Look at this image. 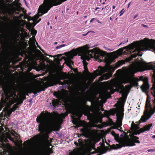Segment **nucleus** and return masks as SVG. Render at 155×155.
I'll return each instance as SVG.
<instances>
[{"label": "nucleus", "instance_id": "f257e3e1", "mask_svg": "<svg viewBox=\"0 0 155 155\" xmlns=\"http://www.w3.org/2000/svg\"><path fill=\"white\" fill-rule=\"evenodd\" d=\"M45 115L44 112H42L36 119V121L39 124L38 131L41 132L52 129L55 125V120L53 118L54 115L53 114L50 113H47V115L50 117L49 119L45 118Z\"/></svg>", "mask_w": 155, "mask_h": 155}, {"label": "nucleus", "instance_id": "f03ea898", "mask_svg": "<svg viewBox=\"0 0 155 155\" xmlns=\"http://www.w3.org/2000/svg\"><path fill=\"white\" fill-rule=\"evenodd\" d=\"M134 70L135 72L138 71H143L145 70L152 69L153 72V79L154 80V84L155 87V63L154 65H148L146 64L144 62L137 61L134 67ZM153 96L155 97L153 101V104L154 107L155 108V90L154 94L152 92Z\"/></svg>", "mask_w": 155, "mask_h": 155}, {"label": "nucleus", "instance_id": "7ed1b4c3", "mask_svg": "<svg viewBox=\"0 0 155 155\" xmlns=\"http://www.w3.org/2000/svg\"><path fill=\"white\" fill-rule=\"evenodd\" d=\"M66 0H44V5L39 7L41 13L42 15L47 13L53 6L61 4L63 2Z\"/></svg>", "mask_w": 155, "mask_h": 155}, {"label": "nucleus", "instance_id": "20e7f679", "mask_svg": "<svg viewBox=\"0 0 155 155\" xmlns=\"http://www.w3.org/2000/svg\"><path fill=\"white\" fill-rule=\"evenodd\" d=\"M135 143H139L140 142L137 140L128 138L123 141L122 146L119 144H116V145L113 144L112 145L111 148L113 149H117L121 148L122 146H133L135 145Z\"/></svg>", "mask_w": 155, "mask_h": 155}, {"label": "nucleus", "instance_id": "39448f33", "mask_svg": "<svg viewBox=\"0 0 155 155\" xmlns=\"http://www.w3.org/2000/svg\"><path fill=\"white\" fill-rule=\"evenodd\" d=\"M154 113V112H153L151 114V112L149 111L148 110H146L143 115L141 116L140 120L138 122V124L146 122L148 119L151 117Z\"/></svg>", "mask_w": 155, "mask_h": 155}, {"label": "nucleus", "instance_id": "423d86ee", "mask_svg": "<svg viewBox=\"0 0 155 155\" xmlns=\"http://www.w3.org/2000/svg\"><path fill=\"white\" fill-rule=\"evenodd\" d=\"M8 139H9L13 141V139L10 137L9 135L7 134H2L0 135V139L3 142L7 143L9 142Z\"/></svg>", "mask_w": 155, "mask_h": 155}, {"label": "nucleus", "instance_id": "0eeeda50", "mask_svg": "<svg viewBox=\"0 0 155 155\" xmlns=\"http://www.w3.org/2000/svg\"><path fill=\"white\" fill-rule=\"evenodd\" d=\"M121 110L122 112H120V113L119 117V120H118L117 122V124L119 127H120L122 125V119L124 115V113L123 112L124 111V109H122Z\"/></svg>", "mask_w": 155, "mask_h": 155}, {"label": "nucleus", "instance_id": "6e6552de", "mask_svg": "<svg viewBox=\"0 0 155 155\" xmlns=\"http://www.w3.org/2000/svg\"><path fill=\"white\" fill-rule=\"evenodd\" d=\"M152 125V124H149L147 125L144 126L143 128H140V131L141 133H143L145 131H148L150 129V127Z\"/></svg>", "mask_w": 155, "mask_h": 155}, {"label": "nucleus", "instance_id": "1a4fd4ad", "mask_svg": "<svg viewBox=\"0 0 155 155\" xmlns=\"http://www.w3.org/2000/svg\"><path fill=\"white\" fill-rule=\"evenodd\" d=\"M110 76V75L108 73L105 74L100 77V80L101 81L107 80L109 78Z\"/></svg>", "mask_w": 155, "mask_h": 155}, {"label": "nucleus", "instance_id": "9d476101", "mask_svg": "<svg viewBox=\"0 0 155 155\" xmlns=\"http://www.w3.org/2000/svg\"><path fill=\"white\" fill-rule=\"evenodd\" d=\"M65 62L68 66H70L73 65V61L69 58L65 60Z\"/></svg>", "mask_w": 155, "mask_h": 155}, {"label": "nucleus", "instance_id": "9b49d317", "mask_svg": "<svg viewBox=\"0 0 155 155\" xmlns=\"http://www.w3.org/2000/svg\"><path fill=\"white\" fill-rule=\"evenodd\" d=\"M115 92V90L111 87H110L108 89L107 92L110 94H112Z\"/></svg>", "mask_w": 155, "mask_h": 155}, {"label": "nucleus", "instance_id": "f8f14e48", "mask_svg": "<svg viewBox=\"0 0 155 155\" xmlns=\"http://www.w3.org/2000/svg\"><path fill=\"white\" fill-rule=\"evenodd\" d=\"M139 81V80L137 78H133L132 81L133 85L134 86H136L137 84V82Z\"/></svg>", "mask_w": 155, "mask_h": 155}, {"label": "nucleus", "instance_id": "ddd939ff", "mask_svg": "<svg viewBox=\"0 0 155 155\" xmlns=\"http://www.w3.org/2000/svg\"><path fill=\"white\" fill-rule=\"evenodd\" d=\"M82 51V47L77 48L76 49V51L74 52V54H75L77 55L78 54L80 53H81Z\"/></svg>", "mask_w": 155, "mask_h": 155}, {"label": "nucleus", "instance_id": "4468645a", "mask_svg": "<svg viewBox=\"0 0 155 155\" xmlns=\"http://www.w3.org/2000/svg\"><path fill=\"white\" fill-rule=\"evenodd\" d=\"M149 84H146L143 87V91H147L149 88Z\"/></svg>", "mask_w": 155, "mask_h": 155}, {"label": "nucleus", "instance_id": "2eb2a0df", "mask_svg": "<svg viewBox=\"0 0 155 155\" xmlns=\"http://www.w3.org/2000/svg\"><path fill=\"white\" fill-rule=\"evenodd\" d=\"M104 8H106V12H109L111 9L110 7L108 5L105 6Z\"/></svg>", "mask_w": 155, "mask_h": 155}, {"label": "nucleus", "instance_id": "dca6fc26", "mask_svg": "<svg viewBox=\"0 0 155 155\" xmlns=\"http://www.w3.org/2000/svg\"><path fill=\"white\" fill-rule=\"evenodd\" d=\"M18 108V106L17 104H15L12 108V111H14L16 110V109Z\"/></svg>", "mask_w": 155, "mask_h": 155}, {"label": "nucleus", "instance_id": "f3484780", "mask_svg": "<svg viewBox=\"0 0 155 155\" xmlns=\"http://www.w3.org/2000/svg\"><path fill=\"white\" fill-rule=\"evenodd\" d=\"M95 124L93 123H92L88 124L87 125L88 128L92 129L94 127Z\"/></svg>", "mask_w": 155, "mask_h": 155}, {"label": "nucleus", "instance_id": "a211bd4d", "mask_svg": "<svg viewBox=\"0 0 155 155\" xmlns=\"http://www.w3.org/2000/svg\"><path fill=\"white\" fill-rule=\"evenodd\" d=\"M56 103L54 102L53 103H50V105L53 107L54 109L55 108V106H56L57 104Z\"/></svg>", "mask_w": 155, "mask_h": 155}, {"label": "nucleus", "instance_id": "6ab92c4d", "mask_svg": "<svg viewBox=\"0 0 155 155\" xmlns=\"http://www.w3.org/2000/svg\"><path fill=\"white\" fill-rule=\"evenodd\" d=\"M111 134L114 137L115 139L116 140V139L117 138V134L114 132H112Z\"/></svg>", "mask_w": 155, "mask_h": 155}, {"label": "nucleus", "instance_id": "aec40b11", "mask_svg": "<svg viewBox=\"0 0 155 155\" xmlns=\"http://www.w3.org/2000/svg\"><path fill=\"white\" fill-rule=\"evenodd\" d=\"M41 19H39L38 21H37V20H35L34 22V26L35 25L38 23V22H40V21H41Z\"/></svg>", "mask_w": 155, "mask_h": 155}, {"label": "nucleus", "instance_id": "412c9836", "mask_svg": "<svg viewBox=\"0 0 155 155\" xmlns=\"http://www.w3.org/2000/svg\"><path fill=\"white\" fill-rule=\"evenodd\" d=\"M41 19H39L38 21H37V20H35L34 22V26L35 25L38 23V22H40V21H41Z\"/></svg>", "mask_w": 155, "mask_h": 155}, {"label": "nucleus", "instance_id": "4be33fe9", "mask_svg": "<svg viewBox=\"0 0 155 155\" xmlns=\"http://www.w3.org/2000/svg\"><path fill=\"white\" fill-rule=\"evenodd\" d=\"M44 89H41V88H37V93H39L41 91H44Z\"/></svg>", "mask_w": 155, "mask_h": 155}, {"label": "nucleus", "instance_id": "5701e85b", "mask_svg": "<svg viewBox=\"0 0 155 155\" xmlns=\"http://www.w3.org/2000/svg\"><path fill=\"white\" fill-rule=\"evenodd\" d=\"M82 91V88L81 87H78L77 88V91L78 93H80L78 91Z\"/></svg>", "mask_w": 155, "mask_h": 155}, {"label": "nucleus", "instance_id": "b1692460", "mask_svg": "<svg viewBox=\"0 0 155 155\" xmlns=\"http://www.w3.org/2000/svg\"><path fill=\"white\" fill-rule=\"evenodd\" d=\"M118 64L119 66H120L124 63V62L123 61H118Z\"/></svg>", "mask_w": 155, "mask_h": 155}, {"label": "nucleus", "instance_id": "393cba45", "mask_svg": "<svg viewBox=\"0 0 155 155\" xmlns=\"http://www.w3.org/2000/svg\"><path fill=\"white\" fill-rule=\"evenodd\" d=\"M124 9H122L120 12V16L122 15L124 13Z\"/></svg>", "mask_w": 155, "mask_h": 155}, {"label": "nucleus", "instance_id": "a878e982", "mask_svg": "<svg viewBox=\"0 0 155 155\" xmlns=\"http://www.w3.org/2000/svg\"><path fill=\"white\" fill-rule=\"evenodd\" d=\"M121 90H123L124 89V87L122 85L120 84V86H119Z\"/></svg>", "mask_w": 155, "mask_h": 155}, {"label": "nucleus", "instance_id": "bb28decb", "mask_svg": "<svg viewBox=\"0 0 155 155\" xmlns=\"http://www.w3.org/2000/svg\"><path fill=\"white\" fill-rule=\"evenodd\" d=\"M155 151V149H149V150H148V152H154Z\"/></svg>", "mask_w": 155, "mask_h": 155}, {"label": "nucleus", "instance_id": "cd10ccee", "mask_svg": "<svg viewBox=\"0 0 155 155\" xmlns=\"http://www.w3.org/2000/svg\"><path fill=\"white\" fill-rule=\"evenodd\" d=\"M17 136H15V135H14V136L15 137H16L17 139H19L20 138L19 137H19V135L18 134H16Z\"/></svg>", "mask_w": 155, "mask_h": 155}, {"label": "nucleus", "instance_id": "c85d7f7f", "mask_svg": "<svg viewBox=\"0 0 155 155\" xmlns=\"http://www.w3.org/2000/svg\"><path fill=\"white\" fill-rule=\"evenodd\" d=\"M141 25L142 26L145 27V28H147L148 27V26L146 25H145L143 24H142Z\"/></svg>", "mask_w": 155, "mask_h": 155}, {"label": "nucleus", "instance_id": "c756f323", "mask_svg": "<svg viewBox=\"0 0 155 155\" xmlns=\"http://www.w3.org/2000/svg\"><path fill=\"white\" fill-rule=\"evenodd\" d=\"M92 32V31H88L87 33H86V34H83V35L84 36H85V35H87L89 32Z\"/></svg>", "mask_w": 155, "mask_h": 155}, {"label": "nucleus", "instance_id": "7c9ffc66", "mask_svg": "<svg viewBox=\"0 0 155 155\" xmlns=\"http://www.w3.org/2000/svg\"><path fill=\"white\" fill-rule=\"evenodd\" d=\"M61 47L60 45H58L56 47V49H58L59 48H61Z\"/></svg>", "mask_w": 155, "mask_h": 155}, {"label": "nucleus", "instance_id": "2f4dec72", "mask_svg": "<svg viewBox=\"0 0 155 155\" xmlns=\"http://www.w3.org/2000/svg\"><path fill=\"white\" fill-rule=\"evenodd\" d=\"M128 42V40H127H127L126 41H124V42H121V43H120V44L119 45H118V46H119V45H120L121 44H124V43H126V42Z\"/></svg>", "mask_w": 155, "mask_h": 155}, {"label": "nucleus", "instance_id": "473e14b6", "mask_svg": "<svg viewBox=\"0 0 155 155\" xmlns=\"http://www.w3.org/2000/svg\"><path fill=\"white\" fill-rule=\"evenodd\" d=\"M134 140H137L138 139H139V137H136V136H134Z\"/></svg>", "mask_w": 155, "mask_h": 155}, {"label": "nucleus", "instance_id": "72a5a7b5", "mask_svg": "<svg viewBox=\"0 0 155 155\" xmlns=\"http://www.w3.org/2000/svg\"><path fill=\"white\" fill-rule=\"evenodd\" d=\"M114 50V49L109 48L108 51H111Z\"/></svg>", "mask_w": 155, "mask_h": 155}, {"label": "nucleus", "instance_id": "f704fd0d", "mask_svg": "<svg viewBox=\"0 0 155 155\" xmlns=\"http://www.w3.org/2000/svg\"><path fill=\"white\" fill-rule=\"evenodd\" d=\"M138 15V14H136V15H135V16H134V19L136 18H137V17Z\"/></svg>", "mask_w": 155, "mask_h": 155}, {"label": "nucleus", "instance_id": "c9c22d12", "mask_svg": "<svg viewBox=\"0 0 155 155\" xmlns=\"http://www.w3.org/2000/svg\"><path fill=\"white\" fill-rule=\"evenodd\" d=\"M104 48L105 49V50H107V51H108V48L105 47V46H104Z\"/></svg>", "mask_w": 155, "mask_h": 155}, {"label": "nucleus", "instance_id": "e433bc0d", "mask_svg": "<svg viewBox=\"0 0 155 155\" xmlns=\"http://www.w3.org/2000/svg\"><path fill=\"white\" fill-rule=\"evenodd\" d=\"M95 19H96L95 18H93L91 19L90 21V22H91Z\"/></svg>", "mask_w": 155, "mask_h": 155}, {"label": "nucleus", "instance_id": "4c0bfd02", "mask_svg": "<svg viewBox=\"0 0 155 155\" xmlns=\"http://www.w3.org/2000/svg\"><path fill=\"white\" fill-rule=\"evenodd\" d=\"M151 138L153 139H155V135H153L151 137Z\"/></svg>", "mask_w": 155, "mask_h": 155}, {"label": "nucleus", "instance_id": "58836bf2", "mask_svg": "<svg viewBox=\"0 0 155 155\" xmlns=\"http://www.w3.org/2000/svg\"><path fill=\"white\" fill-rule=\"evenodd\" d=\"M97 21L99 23H100V24H101L102 23V22H100V21H99L98 20H97Z\"/></svg>", "mask_w": 155, "mask_h": 155}, {"label": "nucleus", "instance_id": "ea45409f", "mask_svg": "<svg viewBox=\"0 0 155 155\" xmlns=\"http://www.w3.org/2000/svg\"><path fill=\"white\" fill-rule=\"evenodd\" d=\"M37 92H35L33 93H34V94L36 96V95H38L37 94Z\"/></svg>", "mask_w": 155, "mask_h": 155}, {"label": "nucleus", "instance_id": "a19ab883", "mask_svg": "<svg viewBox=\"0 0 155 155\" xmlns=\"http://www.w3.org/2000/svg\"><path fill=\"white\" fill-rule=\"evenodd\" d=\"M131 3V2H129V3H128V6H127V8H128L129 7V6H130V3Z\"/></svg>", "mask_w": 155, "mask_h": 155}, {"label": "nucleus", "instance_id": "79ce46f5", "mask_svg": "<svg viewBox=\"0 0 155 155\" xmlns=\"http://www.w3.org/2000/svg\"><path fill=\"white\" fill-rule=\"evenodd\" d=\"M32 98L30 99H29L28 101L29 102H31L32 101Z\"/></svg>", "mask_w": 155, "mask_h": 155}, {"label": "nucleus", "instance_id": "37998d69", "mask_svg": "<svg viewBox=\"0 0 155 155\" xmlns=\"http://www.w3.org/2000/svg\"><path fill=\"white\" fill-rule=\"evenodd\" d=\"M97 6H101V4L100 3H98L97 4Z\"/></svg>", "mask_w": 155, "mask_h": 155}, {"label": "nucleus", "instance_id": "c03bdc74", "mask_svg": "<svg viewBox=\"0 0 155 155\" xmlns=\"http://www.w3.org/2000/svg\"><path fill=\"white\" fill-rule=\"evenodd\" d=\"M112 8L113 9H114L115 8V6L114 5H113L112 6Z\"/></svg>", "mask_w": 155, "mask_h": 155}, {"label": "nucleus", "instance_id": "a18cd8bd", "mask_svg": "<svg viewBox=\"0 0 155 155\" xmlns=\"http://www.w3.org/2000/svg\"><path fill=\"white\" fill-rule=\"evenodd\" d=\"M100 8H99V7H97L95 9V10H97V9H99Z\"/></svg>", "mask_w": 155, "mask_h": 155}, {"label": "nucleus", "instance_id": "49530a36", "mask_svg": "<svg viewBox=\"0 0 155 155\" xmlns=\"http://www.w3.org/2000/svg\"><path fill=\"white\" fill-rule=\"evenodd\" d=\"M120 136L121 137H123L124 136V135L123 134H122L120 135Z\"/></svg>", "mask_w": 155, "mask_h": 155}, {"label": "nucleus", "instance_id": "de8ad7c7", "mask_svg": "<svg viewBox=\"0 0 155 155\" xmlns=\"http://www.w3.org/2000/svg\"><path fill=\"white\" fill-rule=\"evenodd\" d=\"M62 47H64L65 46H66L65 44H62Z\"/></svg>", "mask_w": 155, "mask_h": 155}, {"label": "nucleus", "instance_id": "09e8293b", "mask_svg": "<svg viewBox=\"0 0 155 155\" xmlns=\"http://www.w3.org/2000/svg\"><path fill=\"white\" fill-rule=\"evenodd\" d=\"M101 111H104V109H103V108H101Z\"/></svg>", "mask_w": 155, "mask_h": 155}, {"label": "nucleus", "instance_id": "8fccbe9b", "mask_svg": "<svg viewBox=\"0 0 155 155\" xmlns=\"http://www.w3.org/2000/svg\"><path fill=\"white\" fill-rule=\"evenodd\" d=\"M50 24V23L49 22H48L47 23V25H49Z\"/></svg>", "mask_w": 155, "mask_h": 155}, {"label": "nucleus", "instance_id": "3c124183", "mask_svg": "<svg viewBox=\"0 0 155 155\" xmlns=\"http://www.w3.org/2000/svg\"><path fill=\"white\" fill-rule=\"evenodd\" d=\"M58 43V42H55L54 43V45H57Z\"/></svg>", "mask_w": 155, "mask_h": 155}, {"label": "nucleus", "instance_id": "603ef678", "mask_svg": "<svg viewBox=\"0 0 155 155\" xmlns=\"http://www.w3.org/2000/svg\"><path fill=\"white\" fill-rule=\"evenodd\" d=\"M10 114H11V113H10V114H8V117H10Z\"/></svg>", "mask_w": 155, "mask_h": 155}, {"label": "nucleus", "instance_id": "864d4df0", "mask_svg": "<svg viewBox=\"0 0 155 155\" xmlns=\"http://www.w3.org/2000/svg\"><path fill=\"white\" fill-rule=\"evenodd\" d=\"M102 4H103V5H104L105 4V2H103L102 3Z\"/></svg>", "mask_w": 155, "mask_h": 155}, {"label": "nucleus", "instance_id": "5fc2aeb1", "mask_svg": "<svg viewBox=\"0 0 155 155\" xmlns=\"http://www.w3.org/2000/svg\"><path fill=\"white\" fill-rule=\"evenodd\" d=\"M109 19H110V20H112V19L111 17H110V18H109Z\"/></svg>", "mask_w": 155, "mask_h": 155}, {"label": "nucleus", "instance_id": "6e6d98bb", "mask_svg": "<svg viewBox=\"0 0 155 155\" xmlns=\"http://www.w3.org/2000/svg\"><path fill=\"white\" fill-rule=\"evenodd\" d=\"M50 28L51 29H52V26H50Z\"/></svg>", "mask_w": 155, "mask_h": 155}, {"label": "nucleus", "instance_id": "4d7b16f0", "mask_svg": "<svg viewBox=\"0 0 155 155\" xmlns=\"http://www.w3.org/2000/svg\"><path fill=\"white\" fill-rule=\"evenodd\" d=\"M101 1H102L101 0H100V1H99V2H100V3L101 2Z\"/></svg>", "mask_w": 155, "mask_h": 155}, {"label": "nucleus", "instance_id": "13d9d810", "mask_svg": "<svg viewBox=\"0 0 155 155\" xmlns=\"http://www.w3.org/2000/svg\"><path fill=\"white\" fill-rule=\"evenodd\" d=\"M104 7H103V8H101V10H103L104 9Z\"/></svg>", "mask_w": 155, "mask_h": 155}, {"label": "nucleus", "instance_id": "bf43d9fd", "mask_svg": "<svg viewBox=\"0 0 155 155\" xmlns=\"http://www.w3.org/2000/svg\"><path fill=\"white\" fill-rule=\"evenodd\" d=\"M60 46H61V48L63 47H62V45H60Z\"/></svg>", "mask_w": 155, "mask_h": 155}, {"label": "nucleus", "instance_id": "052dcab7", "mask_svg": "<svg viewBox=\"0 0 155 155\" xmlns=\"http://www.w3.org/2000/svg\"><path fill=\"white\" fill-rule=\"evenodd\" d=\"M20 142H21V144L22 145V141L21 140H20Z\"/></svg>", "mask_w": 155, "mask_h": 155}, {"label": "nucleus", "instance_id": "680f3d73", "mask_svg": "<svg viewBox=\"0 0 155 155\" xmlns=\"http://www.w3.org/2000/svg\"><path fill=\"white\" fill-rule=\"evenodd\" d=\"M35 34H36L37 33V31L36 30H35Z\"/></svg>", "mask_w": 155, "mask_h": 155}, {"label": "nucleus", "instance_id": "e2e57ef3", "mask_svg": "<svg viewBox=\"0 0 155 155\" xmlns=\"http://www.w3.org/2000/svg\"><path fill=\"white\" fill-rule=\"evenodd\" d=\"M101 143H99V144H100V145H101Z\"/></svg>", "mask_w": 155, "mask_h": 155}, {"label": "nucleus", "instance_id": "0e129e2a", "mask_svg": "<svg viewBox=\"0 0 155 155\" xmlns=\"http://www.w3.org/2000/svg\"><path fill=\"white\" fill-rule=\"evenodd\" d=\"M77 14H78V12H77Z\"/></svg>", "mask_w": 155, "mask_h": 155}, {"label": "nucleus", "instance_id": "69168bd1", "mask_svg": "<svg viewBox=\"0 0 155 155\" xmlns=\"http://www.w3.org/2000/svg\"><path fill=\"white\" fill-rule=\"evenodd\" d=\"M86 17H87V16H84V17H85V18H86Z\"/></svg>", "mask_w": 155, "mask_h": 155}, {"label": "nucleus", "instance_id": "338daca9", "mask_svg": "<svg viewBox=\"0 0 155 155\" xmlns=\"http://www.w3.org/2000/svg\"><path fill=\"white\" fill-rule=\"evenodd\" d=\"M108 142H110V140H108Z\"/></svg>", "mask_w": 155, "mask_h": 155}, {"label": "nucleus", "instance_id": "774afa93", "mask_svg": "<svg viewBox=\"0 0 155 155\" xmlns=\"http://www.w3.org/2000/svg\"><path fill=\"white\" fill-rule=\"evenodd\" d=\"M148 100H147V102H148Z\"/></svg>", "mask_w": 155, "mask_h": 155}]
</instances>
